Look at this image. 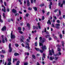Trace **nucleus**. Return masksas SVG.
Here are the masks:
<instances>
[{"instance_id":"f257e3e1","label":"nucleus","mask_w":65,"mask_h":65,"mask_svg":"<svg viewBox=\"0 0 65 65\" xmlns=\"http://www.w3.org/2000/svg\"><path fill=\"white\" fill-rule=\"evenodd\" d=\"M55 24H53L52 25V27H53L54 28H55L58 29L60 28V24H56L55 25V26L54 25Z\"/></svg>"},{"instance_id":"f03ea898","label":"nucleus","mask_w":65,"mask_h":65,"mask_svg":"<svg viewBox=\"0 0 65 65\" xmlns=\"http://www.w3.org/2000/svg\"><path fill=\"white\" fill-rule=\"evenodd\" d=\"M39 45L40 46H42V48L43 50H46V47H45V46H43V44L42 43L39 42Z\"/></svg>"},{"instance_id":"7ed1b4c3","label":"nucleus","mask_w":65,"mask_h":65,"mask_svg":"<svg viewBox=\"0 0 65 65\" xmlns=\"http://www.w3.org/2000/svg\"><path fill=\"white\" fill-rule=\"evenodd\" d=\"M49 55H51V56L53 55V54H54V50L53 49L52 50V51H51V50H50L49 51Z\"/></svg>"},{"instance_id":"20e7f679","label":"nucleus","mask_w":65,"mask_h":65,"mask_svg":"<svg viewBox=\"0 0 65 65\" xmlns=\"http://www.w3.org/2000/svg\"><path fill=\"white\" fill-rule=\"evenodd\" d=\"M11 44H9V52L10 53L12 52V48L11 46Z\"/></svg>"},{"instance_id":"39448f33","label":"nucleus","mask_w":65,"mask_h":65,"mask_svg":"<svg viewBox=\"0 0 65 65\" xmlns=\"http://www.w3.org/2000/svg\"><path fill=\"white\" fill-rule=\"evenodd\" d=\"M12 31H11V39H13L15 38V36L14 35L12 34Z\"/></svg>"},{"instance_id":"423d86ee","label":"nucleus","mask_w":65,"mask_h":65,"mask_svg":"<svg viewBox=\"0 0 65 65\" xmlns=\"http://www.w3.org/2000/svg\"><path fill=\"white\" fill-rule=\"evenodd\" d=\"M8 62H9L8 63V65H10L11 64V58H8Z\"/></svg>"},{"instance_id":"0eeeda50","label":"nucleus","mask_w":65,"mask_h":65,"mask_svg":"<svg viewBox=\"0 0 65 65\" xmlns=\"http://www.w3.org/2000/svg\"><path fill=\"white\" fill-rule=\"evenodd\" d=\"M26 45V46L25 47L26 48H28V49H29V44L28 42H27L26 43H25Z\"/></svg>"},{"instance_id":"6e6552de","label":"nucleus","mask_w":65,"mask_h":65,"mask_svg":"<svg viewBox=\"0 0 65 65\" xmlns=\"http://www.w3.org/2000/svg\"><path fill=\"white\" fill-rule=\"evenodd\" d=\"M40 41H41V42H43L44 41H45V39H44L43 40L42 39V37H40L39 38Z\"/></svg>"},{"instance_id":"1a4fd4ad","label":"nucleus","mask_w":65,"mask_h":65,"mask_svg":"<svg viewBox=\"0 0 65 65\" xmlns=\"http://www.w3.org/2000/svg\"><path fill=\"white\" fill-rule=\"evenodd\" d=\"M2 7H3V8H3L2 9V10H3V11L4 12H5V7H4V5H2Z\"/></svg>"},{"instance_id":"9d476101","label":"nucleus","mask_w":65,"mask_h":65,"mask_svg":"<svg viewBox=\"0 0 65 65\" xmlns=\"http://www.w3.org/2000/svg\"><path fill=\"white\" fill-rule=\"evenodd\" d=\"M18 29L19 30H20L19 31V33H21V34H23V32L21 31V27H18Z\"/></svg>"},{"instance_id":"9b49d317","label":"nucleus","mask_w":65,"mask_h":65,"mask_svg":"<svg viewBox=\"0 0 65 65\" xmlns=\"http://www.w3.org/2000/svg\"><path fill=\"white\" fill-rule=\"evenodd\" d=\"M54 59V58L53 56L50 57L49 58L50 60H51V61H53Z\"/></svg>"},{"instance_id":"f8f14e48","label":"nucleus","mask_w":65,"mask_h":65,"mask_svg":"<svg viewBox=\"0 0 65 65\" xmlns=\"http://www.w3.org/2000/svg\"><path fill=\"white\" fill-rule=\"evenodd\" d=\"M6 30V26H4L3 28L2 29V31H4Z\"/></svg>"},{"instance_id":"ddd939ff","label":"nucleus","mask_w":65,"mask_h":65,"mask_svg":"<svg viewBox=\"0 0 65 65\" xmlns=\"http://www.w3.org/2000/svg\"><path fill=\"white\" fill-rule=\"evenodd\" d=\"M12 12L14 13H17V11H16V10H15L14 9H13L12 10Z\"/></svg>"},{"instance_id":"4468645a","label":"nucleus","mask_w":65,"mask_h":65,"mask_svg":"<svg viewBox=\"0 0 65 65\" xmlns=\"http://www.w3.org/2000/svg\"><path fill=\"white\" fill-rule=\"evenodd\" d=\"M38 27L39 29H41V27L40 26L39 22L38 23Z\"/></svg>"},{"instance_id":"2eb2a0df","label":"nucleus","mask_w":65,"mask_h":65,"mask_svg":"<svg viewBox=\"0 0 65 65\" xmlns=\"http://www.w3.org/2000/svg\"><path fill=\"white\" fill-rule=\"evenodd\" d=\"M27 6H29L30 5V3H29V0H27Z\"/></svg>"},{"instance_id":"dca6fc26","label":"nucleus","mask_w":65,"mask_h":65,"mask_svg":"<svg viewBox=\"0 0 65 65\" xmlns=\"http://www.w3.org/2000/svg\"><path fill=\"white\" fill-rule=\"evenodd\" d=\"M49 23L50 25H51V21H50V20H49L47 22V24H49Z\"/></svg>"},{"instance_id":"f3484780","label":"nucleus","mask_w":65,"mask_h":65,"mask_svg":"<svg viewBox=\"0 0 65 65\" xmlns=\"http://www.w3.org/2000/svg\"><path fill=\"white\" fill-rule=\"evenodd\" d=\"M1 19V16L0 15V22L1 23H2L3 22V21Z\"/></svg>"},{"instance_id":"a211bd4d","label":"nucleus","mask_w":65,"mask_h":65,"mask_svg":"<svg viewBox=\"0 0 65 65\" xmlns=\"http://www.w3.org/2000/svg\"><path fill=\"white\" fill-rule=\"evenodd\" d=\"M45 54H43V57L42 58V61H43L44 60V59H43V58H45Z\"/></svg>"},{"instance_id":"6ab92c4d","label":"nucleus","mask_w":65,"mask_h":65,"mask_svg":"<svg viewBox=\"0 0 65 65\" xmlns=\"http://www.w3.org/2000/svg\"><path fill=\"white\" fill-rule=\"evenodd\" d=\"M50 36H51L50 35H46V38H49V37H50Z\"/></svg>"},{"instance_id":"aec40b11","label":"nucleus","mask_w":65,"mask_h":65,"mask_svg":"<svg viewBox=\"0 0 65 65\" xmlns=\"http://www.w3.org/2000/svg\"><path fill=\"white\" fill-rule=\"evenodd\" d=\"M20 63V61H17V63L16 64V65H19V64Z\"/></svg>"},{"instance_id":"412c9836","label":"nucleus","mask_w":65,"mask_h":65,"mask_svg":"<svg viewBox=\"0 0 65 65\" xmlns=\"http://www.w3.org/2000/svg\"><path fill=\"white\" fill-rule=\"evenodd\" d=\"M18 55H19V54L17 53H15L14 54V55L15 56H18Z\"/></svg>"},{"instance_id":"4be33fe9","label":"nucleus","mask_w":65,"mask_h":65,"mask_svg":"<svg viewBox=\"0 0 65 65\" xmlns=\"http://www.w3.org/2000/svg\"><path fill=\"white\" fill-rule=\"evenodd\" d=\"M33 27V29H38V28L37 27H36L35 26H34Z\"/></svg>"},{"instance_id":"5701e85b","label":"nucleus","mask_w":65,"mask_h":65,"mask_svg":"<svg viewBox=\"0 0 65 65\" xmlns=\"http://www.w3.org/2000/svg\"><path fill=\"white\" fill-rule=\"evenodd\" d=\"M17 58H15L14 59H13V63H14V61H17Z\"/></svg>"},{"instance_id":"b1692460","label":"nucleus","mask_w":65,"mask_h":65,"mask_svg":"<svg viewBox=\"0 0 65 65\" xmlns=\"http://www.w3.org/2000/svg\"><path fill=\"white\" fill-rule=\"evenodd\" d=\"M35 49L37 51H39V49L38 48H37L36 47L35 48Z\"/></svg>"},{"instance_id":"393cba45","label":"nucleus","mask_w":65,"mask_h":65,"mask_svg":"<svg viewBox=\"0 0 65 65\" xmlns=\"http://www.w3.org/2000/svg\"><path fill=\"white\" fill-rule=\"evenodd\" d=\"M35 10V11H37V8L36 7H35L34 8Z\"/></svg>"},{"instance_id":"a878e982","label":"nucleus","mask_w":65,"mask_h":65,"mask_svg":"<svg viewBox=\"0 0 65 65\" xmlns=\"http://www.w3.org/2000/svg\"><path fill=\"white\" fill-rule=\"evenodd\" d=\"M2 42H3V43H4V42H5V40H4V39L3 38Z\"/></svg>"},{"instance_id":"bb28decb","label":"nucleus","mask_w":65,"mask_h":65,"mask_svg":"<svg viewBox=\"0 0 65 65\" xmlns=\"http://www.w3.org/2000/svg\"><path fill=\"white\" fill-rule=\"evenodd\" d=\"M39 6H40L42 7L43 6H44V4H41Z\"/></svg>"},{"instance_id":"cd10ccee","label":"nucleus","mask_w":65,"mask_h":65,"mask_svg":"<svg viewBox=\"0 0 65 65\" xmlns=\"http://www.w3.org/2000/svg\"><path fill=\"white\" fill-rule=\"evenodd\" d=\"M56 22L57 23H60V20H57L56 21Z\"/></svg>"},{"instance_id":"c85d7f7f","label":"nucleus","mask_w":65,"mask_h":65,"mask_svg":"<svg viewBox=\"0 0 65 65\" xmlns=\"http://www.w3.org/2000/svg\"><path fill=\"white\" fill-rule=\"evenodd\" d=\"M29 15V14L28 13H26V14L25 15L26 17H28V15Z\"/></svg>"},{"instance_id":"c756f323","label":"nucleus","mask_w":65,"mask_h":65,"mask_svg":"<svg viewBox=\"0 0 65 65\" xmlns=\"http://www.w3.org/2000/svg\"><path fill=\"white\" fill-rule=\"evenodd\" d=\"M58 52H60L61 51V49L60 48H58Z\"/></svg>"},{"instance_id":"7c9ffc66","label":"nucleus","mask_w":65,"mask_h":65,"mask_svg":"<svg viewBox=\"0 0 65 65\" xmlns=\"http://www.w3.org/2000/svg\"><path fill=\"white\" fill-rule=\"evenodd\" d=\"M59 15H61V11L60 10H59Z\"/></svg>"},{"instance_id":"2f4dec72","label":"nucleus","mask_w":65,"mask_h":65,"mask_svg":"<svg viewBox=\"0 0 65 65\" xmlns=\"http://www.w3.org/2000/svg\"><path fill=\"white\" fill-rule=\"evenodd\" d=\"M15 45L17 47H18V46H19V44H15Z\"/></svg>"},{"instance_id":"473e14b6","label":"nucleus","mask_w":65,"mask_h":65,"mask_svg":"<svg viewBox=\"0 0 65 65\" xmlns=\"http://www.w3.org/2000/svg\"><path fill=\"white\" fill-rule=\"evenodd\" d=\"M2 52L4 54V53H6L5 51V50H3V51H2Z\"/></svg>"},{"instance_id":"72a5a7b5","label":"nucleus","mask_w":65,"mask_h":65,"mask_svg":"<svg viewBox=\"0 0 65 65\" xmlns=\"http://www.w3.org/2000/svg\"><path fill=\"white\" fill-rule=\"evenodd\" d=\"M27 41L28 42H30V40H29V39H27Z\"/></svg>"},{"instance_id":"f704fd0d","label":"nucleus","mask_w":65,"mask_h":65,"mask_svg":"<svg viewBox=\"0 0 65 65\" xmlns=\"http://www.w3.org/2000/svg\"><path fill=\"white\" fill-rule=\"evenodd\" d=\"M25 55H29V53H25Z\"/></svg>"},{"instance_id":"c9c22d12","label":"nucleus","mask_w":65,"mask_h":65,"mask_svg":"<svg viewBox=\"0 0 65 65\" xmlns=\"http://www.w3.org/2000/svg\"><path fill=\"white\" fill-rule=\"evenodd\" d=\"M36 32V30H35L34 31H32V33H34L35 32Z\"/></svg>"},{"instance_id":"e433bc0d","label":"nucleus","mask_w":65,"mask_h":65,"mask_svg":"<svg viewBox=\"0 0 65 65\" xmlns=\"http://www.w3.org/2000/svg\"><path fill=\"white\" fill-rule=\"evenodd\" d=\"M62 35L61 34H60V38H62Z\"/></svg>"},{"instance_id":"4c0bfd02","label":"nucleus","mask_w":65,"mask_h":65,"mask_svg":"<svg viewBox=\"0 0 65 65\" xmlns=\"http://www.w3.org/2000/svg\"><path fill=\"white\" fill-rule=\"evenodd\" d=\"M32 57L34 58V59H35V56H34V55H32Z\"/></svg>"},{"instance_id":"58836bf2","label":"nucleus","mask_w":65,"mask_h":65,"mask_svg":"<svg viewBox=\"0 0 65 65\" xmlns=\"http://www.w3.org/2000/svg\"><path fill=\"white\" fill-rule=\"evenodd\" d=\"M35 46H37V42H36L35 43Z\"/></svg>"},{"instance_id":"ea45409f","label":"nucleus","mask_w":65,"mask_h":65,"mask_svg":"<svg viewBox=\"0 0 65 65\" xmlns=\"http://www.w3.org/2000/svg\"><path fill=\"white\" fill-rule=\"evenodd\" d=\"M64 42H62V45L63 46H64Z\"/></svg>"},{"instance_id":"a19ab883","label":"nucleus","mask_w":65,"mask_h":65,"mask_svg":"<svg viewBox=\"0 0 65 65\" xmlns=\"http://www.w3.org/2000/svg\"><path fill=\"white\" fill-rule=\"evenodd\" d=\"M28 63L27 62H25V63H24V65H28Z\"/></svg>"},{"instance_id":"79ce46f5","label":"nucleus","mask_w":65,"mask_h":65,"mask_svg":"<svg viewBox=\"0 0 65 65\" xmlns=\"http://www.w3.org/2000/svg\"><path fill=\"white\" fill-rule=\"evenodd\" d=\"M0 2L1 4H2V3H3L2 1V0H1L0 1Z\"/></svg>"},{"instance_id":"37998d69","label":"nucleus","mask_w":65,"mask_h":65,"mask_svg":"<svg viewBox=\"0 0 65 65\" xmlns=\"http://www.w3.org/2000/svg\"><path fill=\"white\" fill-rule=\"evenodd\" d=\"M57 11H58V9L55 10L54 11V12H56Z\"/></svg>"},{"instance_id":"c03bdc74","label":"nucleus","mask_w":65,"mask_h":65,"mask_svg":"<svg viewBox=\"0 0 65 65\" xmlns=\"http://www.w3.org/2000/svg\"><path fill=\"white\" fill-rule=\"evenodd\" d=\"M58 58L57 57H55V58L54 59H55V60H57V59H58Z\"/></svg>"},{"instance_id":"a18cd8bd","label":"nucleus","mask_w":65,"mask_h":65,"mask_svg":"<svg viewBox=\"0 0 65 65\" xmlns=\"http://www.w3.org/2000/svg\"><path fill=\"white\" fill-rule=\"evenodd\" d=\"M1 58H3V57H4V56L2 55H1Z\"/></svg>"},{"instance_id":"49530a36","label":"nucleus","mask_w":65,"mask_h":65,"mask_svg":"<svg viewBox=\"0 0 65 65\" xmlns=\"http://www.w3.org/2000/svg\"><path fill=\"white\" fill-rule=\"evenodd\" d=\"M63 4H61L60 6V7H63Z\"/></svg>"},{"instance_id":"de8ad7c7","label":"nucleus","mask_w":65,"mask_h":65,"mask_svg":"<svg viewBox=\"0 0 65 65\" xmlns=\"http://www.w3.org/2000/svg\"><path fill=\"white\" fill-rule=\"evenodd\" d=\"M27 26H28V27H30V25H29V24H27Z\"/></svg>"},{"instance_id":"09e8293b","label":"nucleus","mask_w":65,"mask_h":65,"mask_svg":"<svg viewBox=\"0 0 65 65\" xmlns=\"http://www.w3.org/2000/svg\"><path fill=\"white\" fill-rule=\"evenodd\" d=\"M22 46L23 47H25V45H24V44H22Z\"/></svg>"},{"instance_id":"8fccbe9b","label":"nucleus","mask_w":65,"mask_h":65,"mask_svg":"<svg viewBox=\"0 0 65 65\" xmlns=\"http://www.w3.org/2000/svg\"><path fill=\"white\" fill-rule=\"evenodd\" d=\"M4 4L5 6H6V3L5 2H4Z\"/></svg>"},{"instance_id":"3c124183","label":"nucleus","mask_w":65,"mask_h":65,"mask_svg":"<svg viewBox=\"0 0 65 65\" xmlns=\"http://www.w3.org/2000/svg\"><path fill=\"white\" fill-rule=\"evenodd\" d=\"M3 14L4 18H5V14L4 13H3Z\"/></svg>"},{"instance_id":"603ef678","label":"nucleus","mask_w":65,"mask_h":65,"mask_svg":"<svg viewBox=\"0 0 65 65\" xmlns=\"http://www.w3.org/2000/svg\"><path fill=\"white\" fill-rule=\"evenodd\" d=\"M54 18L56 20L57 19V18L55 16H53Z\"/></svg>"},{"instance_id":"864d4df0","label":"nucleus","mask_w":65,"mask_h":65,"mask_svg":"<svg viewBox=\"0 0 65 65\" xmlns=\"http://www.w3.org/2000/svg\"><path fill=\"white\" fill-rule=\"evenodd\" d=\"M19 15V14L17 13L15 14V16H18Z\"/></svg>"},{"instance_id":"5fc2aeb1","label":"nucleus","mask_w":65,"mask_h":65,"mask_svg":"<svg viewBox=\"0 0 65 65\" xmlns=\"http://www.w3.org/2000/svg\"><path fill=\"white\" fill-rule=\"evenodd\" d=\"M5 39L6 41H7V38H5Z\"/></svg>"},{"instance_id":"6e6d98bb","label":"nucleus","mask_w":65,"mask_h":65,"mask_svg":"<svg viewBox=\"0 0 65 65\" xmlns=\"http://www.w3.org/2000/svg\"><path fill=\"white\" fill-rule=\"evenodd\" d=\"M46 28H45V30H44V32H46Z\"/></svg>"},{"instance_id":"4d7b16f0","label":"nucleus","mask_w":65,"mask_h":65,"mask_svg":"<svg viewBox=\"0 0 65 65\" xmlns=\"http://www.w3.org/2000/svg\"><path fill=\"white\" fill-rule=\"evenodd\" d=\"M50 5H50V6L52 5V2H50Z\"/></svg>"},{"instance_id":"13d9d810","label":"nucleus","mask_w":65,"mask_h":65,"mask_svg":"<svg viewBox=\"0 0 65 65\" xmlns=\"http://www.w3.org/2000/svg\"><path fill=\"white\" fill-rule=\"evenodd\" d=\"M44 19V16H43L42 17V20H43Z\"/></svg>"},{"instance_id":"bf43d9fd","label":"nucleus","mask_w":65,"mask_h":65,"mask_svg":"<svg viewBox=\"0 0 65 65\" xmlns=\"http://www.w3.org/2000/svg\"><path fill=\"white\" fill-rule=\"evenodd\" d=\"M52 63H56V61H53L52 62Z\"/></svg>"},{"instance_id":"052dcab7","label":"nucleus","mask_w":65,"mask_h":65,"mask_svg":"<svg viewBox=\"0 0 65 65\" xmlns=\"http://www.w3.org/2000/svg\"><path fill=\"white\" fill-rule=\"evenodd\" d=\"M58 54L59 55H61V53H60V52H59L58 53Z\"/></svg>"},{"instance_id":"680f3d73","label":"nucleus","mask_w":65,"mask_h":65,"mask_svg":"<svg viewBox=\"0 0 65 65\" xmlns=\"http://www.w3.org/2000/svg\"><path fill=\"white\" fill-rule=\"evenodd\" d=\"M28 10H31V8H30L29 7L28 8Z\"/></svg>"},{"instance_id":"e2e57ef3","label":"nucleus","mask_w":65,"mask_h":65,"mask_svg":"<svg viewBox=\"0 0 65 65\" xmlns=\"http://www.w3.org/2000/svg\"><path fill=\"white\" fill-rule=\"evenodd\" d=\"M63 4H65V1H63Z\"/></svg>"},{"instance_id":"0e129e2a","label":"nucleus","mask_w":65,"mask_h":65,"mask_svg":"<svg viewBox=\"0 0 65 65\" xmlns=\"http://www.w3.org/2000/svg\"><path fill=\"white\" fill-rule=\"evenodd\" d=\"M40 51L41 53H42L43 52V51L41 50H40Z\"/></svg>"},{"instance_id":"69168bd1","label":"nucleus","mask_w":65,"mask_h":65,"mask_svg":"<svg viewBox=\"0 0 65 65\" xmlns=\"http://www.w3.org/2000/svg\"><path fill=\"white\" fill-rule=\"evenodd\" d=\"M37 65H40V64H39V62H37Z\"/></svg>"},{"instance_id":"338daca9","label":"nucleus","mask_w":65,"mask_h":65,"mask_svg":"<svg viewBox=\"0 0 65 65\" xmlns=\"http://www.w3.org/2000/svg\"><path fill=\"white\" fill-rule=\"evenodd\" d=\"M42 63L43 64H44V61H42Z\"/></svg>"},{"instance_id":"774afa93","label":"nucleus","mask_w":65,"mask_h":65,"mask_svg":"<svg viewBox=\"0 0 65 65\" xmlns=\"http://www.w3.org/2000/svg\"><path fill=\"white\" fill-rule=\"evenodd\" d=\"M63 18H64V19H65V15H63Z\"/></svg>"}]
</instances>
